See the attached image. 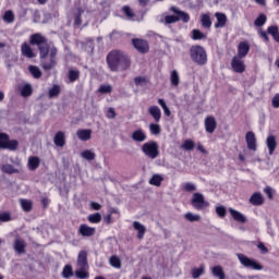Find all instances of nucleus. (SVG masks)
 <instances>
[{
  "label": "nucleus",
  "mask_w": 279,
  "mask_h": 279,
  "mask_svg": "<svg viewBox=\"0 0 279 279\" xmlns=\"http://www.w3.org/2000/svg\"><path fill=\"white\" fill-rule=\"evenodd\" d=\"M60 93H62V89L60 88V85H53L48 90V97H49V99H56V97H60Z\"/></svg>",
  "instance_id": "obj_30"
},
{
  "label": "nucleus",
  "mask_w": 279,
  "mask_h": 279,
  "mask_svg": "<svg viewBox=\"0 0 279 279\" xmlns=\"http://www.w3.org/2000/svg\"><path fill=\"white\" fill-rule=\"evenodd\" d=\"M216 213H217V215H218V217H220L221 219H223V217H226V215H227V210H226V207H223V206H218V207H216Z\"/></svg>",
  "instance_id": "obj_59"
},
{
  "label": "nucleus",
  "mask_w": 279,
  "mask_h": 279,
  "mask_svg": "<svg viewBox=\"0 0 279 279\" xmlns=\"http://www.w3.org/2000/svg\"><path fill=\"white\" fill-rule=\"evenodd\" d=\"M133 228L134 230H136L137 233V239H143V236H145V232H147V228H145L143 226V223L138 222V221H134L133 222Z\"/></svg>",
  "instance_id": "obj_28"
},
{
  "label": "nucleus",
  "mask_w": 279,
  "mask_h": 279,
  "mask_svg": "<svg viewBox=\"0 0 279 279\" xmlns=\"http://www.w3.org/2000/svg\"><path fill=\"white\" fill-rule=\"evenodd\" d=\"M257 248L260 250L262 254H269V250L265 246V243L259 242Z\"/></svg>",
  "instance_id": "obj_63"
},
{
  "label": "nucleus",
  "mask_w": 279,
  "mask_h": 279,
  "mask_svg": "<svg viewBox=\"0 0 279 279\" xmlns=\"http://www.w3.org/2000/svg\"><path fill=\"white\" fill-rule=\"evenodd\" d=\"M149 132L154 136H158V134H160V132H162V130L160 129V124L150 123L149 124Z\"/></svg>",
  "instance_id": "obj_49"
},
{
  "label": "nucleus",
  "mask_w": 279,
  "mask_h": 279,
  "mask_svg": "<svg viewBox=\"0 0 279 279\" xmlns=\"http://www.w3.org/2000/svg\"><path fill=\"white\" fill-rule=\"evenodd\" d=\"M87 220L89 221V223H101V214H92L87 217Z\"/></svg>",
  "instance_id": "obj_47"
},
{
  "label": "nucleus",
  "mask_w": 279,
  "mask_h": 279,
  "mask_svg": "<svg viewBox=\"0 0 279 279\" xmlns=\"http://www.w3.org/2000/svg\"><path fill=\"white\" fill-rule=\"evenodd\" d=\"M123 12L125 14V16H128V19H132L134 16V12L132 11V9L128 5L123 7Z\"/></svg>",
  "instance_id": "obj_61"
},
{
  "label": "nucleus",
  "mask_w": 279,
  "mask_h": 279,
  "mask_svg": "<svg viewBox=\"0 0 279 279\" xmlns=\"http://www.w3.org/2000/svg\"><path fill=\"white\" fill-rule=\"evenodd\" d=\"M191 205L195 210H206V208H209L210 203L204 198V194L194 193L191 199Z\"/></svg>",
  "instance_id": "obj_6"
},
{
  "label": "nucleus",
  "mask_w": 279,
  "mask_h": 279,
  "mask_svg": "<svg viewBox=\"0 0 279 279\" xmlns=\"http://www.w3.org/2000/svg\"><path fill=\"white\" fill-rule=\"evenodd\" d=\"M71 277H73V266L68 264L63 267L62 278L69 279Z\"/></svg>",
  "instance_id": "obj_44"
},
{
  "label": "nucleus",
  "mask_w": 279,
  "mask_h": 279,
  "mask_svg": "<svg viewBox=\"0 0 279 279\" xmlns=\"http://www.w3.org/2000/svg\"><path fill=\"white\" fill-rule=\"evenodd\" d=\"M229 213L232 219L238 223H247V217H245V215H243L241 211L233 208H229Z\"/></svg>",
  "instance_id": "obj_12"
},
{
  "label": "nucleus",
  "mask_w": 279,
  "mask_h": 279,
  "mask_svg": "<svg viewBox=\"0 0 279 279\" xmlns=\"http://www.w3.org/2000/svg\"><path fill=\"white\" fill-rule=\"evenodd\" d=\"M106 60L110 71L113 73H117V71H128V69H130V57L121 50H111L107 54Z\"/></svg>",
  "instance_id": "obj_1"
},
{
  "label": "nucleus",
  "mask_w": 279,
  "mask_h": 279,
  "mask_svg": "<svg viewBox=\"0 0 279 279\" xmlns=\"http://www.w3.org/2000/svg\"><path fill=\"white\" fill-rule=\"evenodd\" d=\"M231 66L234 73H245V63L242 58L233 57L231 60Z\"/></svg>",
  "instance_id": "obj_9"
},
{
  "label": "nucleus",
  "mask_w": 279,
  "mask_h": 279,
  "mask_svg": "<svg viewBox=\"0 0 279 279\" xmlns=\"http://www.w3.org/2000/svg\"><path fill=\"white\" fill-rule=\"evenodd\" d=\"M170 82L172 86H180V74L175 70L170 74Z\"/></svg>",
  "instance_id": "obj_45"
},
{
  "label": "nucleus",
  "mask_w": 279,
  "mask_h": 279,
  "mask_svg": "<svg viewBox=\"0 0 279 279\" xmlns=\"http://www.w3.org/2000/svg\"><path fill=\"white\" fill-rule=\"evenodd\" d=\"M28 71L35 80H40V77H43V72L40 71L39 66L29 65Z\"/></svg>",
  "instance_id": "obj_33"
},
{
  "label": "nucleus",
  "mask_w": 279,
  "mask_h": 279,
  "mask_svg": "<svg viewBox=\"0 0 279 279\" xmlns=\"http://www.w3.org/2000/svg\"><path fill=\"white\" fill-rule=\"evenodd\" d=\"M54 145L57 147H62L63 145L66 144V140L64 138V132L58 131L54 135Z\"/></svg>",
  "instance_id": "obj_26"
},
{
  "label": "nucleus",
  "mask_w": 279,
  "mask_h": 279,
  "mask_svg": "<svg viewBox=\"0 0 279 279\" xmlns=\"http://www.w3.org/2000/svg\"><path fill=\"white\" fill-rule=\"evenodd\" d=\"M14 251L17 254H25V241L21 239H15L14 241Z\"/></svg>",
  "instance_id": "obj_29"
},
{
  "label": "nucleus",
  "mask_w": 279,
  "mask_h": 279,
  "mask_svg": "<svg viewBox=\"0 0 279 279\" xmlns=\"http://www.w3.org/2000/svg\"><path fill=\"white\" fill-rule=\"evenodd\" d=\"M178 21H180L178 15H167L165 17V25H171L172 23H178Z\"/></svg>",
  "instance_id": "obj_52"
},
{
  "label": "nucleus",
  "mask_w": 279,
  "mask_h": 279,
  "mask_svg": "<svg viewBox=\"0 0 279 279\" xmlns=\"http://www.w3.org/2000/svg\"><path fill=\"white\" fill-rule=\"evenodd\" d=\"M40 167V158L32 156L28 158V169L29 171H36Z\"/></svg>",
  "instance_id": "obj_25"
},
{
  "label": "nucleus",
  "mask_w": 279,
  "mask_h": 279,
  "mask_svg": "<svg viewBox=\"0 0 279 279\" xmlns=\"http://www.w3.org/2000/svg\"><path fill=\"white\" fill-rule=\"evenodd\" d=\"M9 137L10 135L8 133H0V149H4Z\"/></svg>",
  "instance_id": "obj_56"
},
{
  "label": "nucleus",
  "mask_w": 279,
  "mask_h": 279,
  "mask_svg": "<svg viewBox=\"0 0 279 279\" xmlns=\"http://www.w3.org/2000/svg\"><path fill=\"white\" fill-rule=\"evenodd\" d=\"M181 149H184V151H193V149H195V142H193V140H185L181 145Z\"/></svg>",
  "instance_id": "obj_36"
},
{
  "label": "nucleus",
  "mask_w": 279,
  "mask_h": 279,
  "mask_svg": "<svg viewBox=\"0 0 279 279\" xmlns=\"http://www.w3.org/2000/svg\"><path fill=\"white\" fill-rule=\"evenodd\" d=\"M204 271H206V267L204 265H201L199 268H193L192 278L194 279L201 278V276H204Z\"/></svg>",
  "instance_id": "obj_41"
},
{
  "label": "nucleus",
  "mask_w": 279,
  "mask_h": 279,
  "mask_svg": "<svg viewBox=\"0 0 279 279\" xmlns=\"http://www.w3.org/2000/svg\"><path fill=\"white\" fill-rule=\"evenodd\" d=\"M132 45L140 53H147L149 51V43L145 39L135 38L132 40Z\"/></svg>",
  "instance_id": "obj_8"
},
{
  "label": "nucleus",
  "mask_w": 279,
  "mask_h": 279,
  "mask_svg": "<svg viewBox=\"0 0 279 279\" xmlns=\"http://www.w3.org/2000/svg\"><path fill=\"white\" fill-rule=\"evenodd\" d=\"M171 11L177 14L179 21H183V23H189V21H191V15H189V13L181 11L175 7H171Z\"/></svg>",
  "instance_id": "obj_21"
},
{
  "label": "nucleus",
  "mask_w": 279,
  "mask_h": 279,
  "mask_svg": "<svg viewBox=\"0 0 279 279\" xmlns=\"http://www.w3.org/2000/svg\"><path fill=\"white\" fill-rule=\"evenodd\" d=\"M82 14H84V9L78 8L77 14L74 17V25H82Z\"/></svg>",
  "instance_id": "obj_55"
},
{
  "label": "nucleus",
  "mask_w": 279,
  "mask_h": 279,
  "mask_svg": "<svg viewBox=\"0 0 279 279\" xmlns=\"http://www.w3.org/2000/svg\"><path fill=\"white\" fill-rule=\"evenodd\" d=\"M266 145L268 147L269 156H274V151H276V147H278V142L276 141V136L269 135L266 138Z\"/></svg>",
  "instance_id": "obj_19"
},
{
  "label": "nucleus",
  "mask_w": 279,
  "mask_h": 279,
  "mask_svg": "<svg viewBox=\"0 0 279 279\" xmlns=\"http://www.w3.org/2000/svg\"><path fill=\"white\" fill-rule=\"evenodd\" d=\"M190 58L197 66H205L208 64V52L201 45H194L190 48Z\"/></svg>",
  "instance_id": "obj_3"
},
{
  "label": "nucleus",
  "mask_w": 279,
  "mask_h": 279,
  "mask_svg": "<svg viewBox=\"0 0 279 279\" xmlns=\"http://www.w3.org/2000/svg\"><path fill=\"white\" fill-rule=\"evenodd\" d=\"M271 104L272 108H279V93L274 96Z\"/></svg>",
  "instance_id": "obj_64"
},
{
  "label": "nucleus",
  "mask_w": 279,
  "mask_h": 279,
  "mask_svg": "<svg viewBox=\"0 0 279 279\" xmlns=\"http://www.w3.org/2000/svg\"><path fill=\"white\" fill-rule=\"evenodd\" d=\"M81 157H83L84 160L90 161V160H95L96 155H95V153H93V150L87 149V150H84L81 153Z\"/></svg>",
  "instance_id": "obj_48"
},
{
  "label": "nucleus",
  "mask_w": 279,
  "mask_h": 279,
  "mask_svg": "<svg viewBox=\"0 0 279 279\" xmlns=\"http://www.w3.org/2000/svg\"><path fill=\"white\" fill-rule=\"evenodd\" d=\"M21 51H22V56H24L25 58L32 59L36 57V53H34V50L27 43H24L22 45Z\"/></svg>",
  "instance_id": "obj_22"
},
{
  "label": "nucleus",
  "mask_w": 279,
  "mask_h": 279,
  "mask_svg": "<svg viewBox=\"0 0 279 279\" xmlns=\"http://www.w3.org/2000/svg\"><path fill=\"white\" fill-rule=\"evenodd\" d=\"M165 179L162 178V175L160 174H154L150 179H149V184H151V186H160L162 184V181Z\"/></svg>",
  "instance_id": "obj_35"
},
{
  "label": "nucleus",
  "mask_w": 279,
  "mask_h": 279,
  "mask_svg": "<svg viewBox=\"0 0 279 279\" xmlns=\"http://www.w3.org/2000/svg\"><path fill=\"white\" fill-rule=\"evenodd\" d=\"M77 265L81 269H86L88 266V253H86V251H81L78 253Z\"/></svg>",
  "instance_id": "obj_20"
},
{
  "label": "nucleus",
  "mask_w": 279,
  "mask_h": 279,
  "mask_svg": "<svg viewBox=\"0 0 279 279\" xmlns=\"http://www.w3.org/2000/svg\"><path fill=\"white\" fill-rule=\"evenodd\" d=\"M142 151L145 156H147V158H150V160H156V158L160 156L158 142L149 141L144 143L142 146Z\"/></svg>",
  "instance_id": "obj_4"
},
{
  "label": "nucleus",
  "mask_w": 279,
  "mask_h": 279,
  "mask_svg": "<svg viewBox=\"0 0 279 279\" xmlns=\"http://www.w3.org/2000/svg\"><path fill=\"white\" fill-rule=\"evenodd\" d=\"M131 138L135 143H145V141H147V134H145L143 129H138L132 133Z\"/></svg>",
  "instance_id": "obj_14"
},
{
  "label": "nucleus",
  "mask_w": 279,
  "mask_h": 279,
  "mask_svg": "<svg viewBox=\"0 0 279 279\" xmlns=\"http://www.w3.org/2000/svg\"><path fill=\"white\" fill-rule=\"evenodd\" d=\"M207 36L199 29L192 31V40H206Z\"/></svg>",
  "instance_id": "obj_39"
},
{
  "label": "nucleus",
  "mask_w": 279,
  "mask_h": 279,
  "mask_svg": "<svg viewBox=\"0 0 279 279\" xmlns=\"http://www.w3.org/2000/svg\"><path fill=\"white\" fill-rule=\"evenodd\" d=\"M92 134H93V131L86 130V129H82L76 132V136L77 138H80V141H90Z\"/></svg>",
  "instance_id": "obj_27"
},
{
  "label": "nucleus",
  "mask_w": 279,
  "mask_h": 279,
  "mask_svg": "<svg viewBox=\"0 0 279 279\" xmlns=\"http://www.w3.org/2000/svg\"><path fill=\"white\" fill-rule=\"evenodd\" d=\"M82 50L86 51L89 56H93V53H95V40L87 38L82 43Z\"/></svg>",
  "instance_id": "obj_16"
},
{
  "label": "nucleus",
  "mask_w": 279,
  "mask_h": 279,
  "mask_svg": "<svg viewBox=\"0 0 279 279\" xmlns=\"http://www.w3.org/2000/svg\"><path fill=\"white\" fill-rule=\"evenodd\" d=\"M96 229L93 227H88V225H81L78 228V234L81 236H95Z\"/></svg>",
  "instance_id": "obj_17"
},
{
  "label": "nucleus",
  "mask_w": 279,
  "mask_h": 279,
  "mask_svg": "<svg viewBox=\"0 0 279 279\" xmlns=\"http://www.w3.org/2000/svg\"><path fill=\"white\" fill-rule=\"evenodd\" d=\"M86 268H80L77 270H75V276L76 278H80V279H86L88 278V271L84 270Z\"/></svg>",
  "instance_id": "obj_53"
},
{
  "label": "nucleus",
  "mask_w": 279,
  "mask_h": 279,
  "mask_svg": "<svg viewBox=\"0 0 279 279\" xmlns=\"http://www.w3.org/2000/svg\"><path fill=\"white\" fill-rule=\"evenodd\" d=\"M205 130L208 134H213L217 130V120H215V117L209 116L205 118Z\"/></svg>",
  "instance_id": "obj_11"
},
{
  "label": "nucleus",
  "mask_w": 279,
  "mask_h": 279,
  "mask_svg": "<svg viewBox=\"0 0 279 279\" xmlns=\"http://www.w3.org/2000/svg\"><path fill=\"white\" fill-rule=\"evenodd\" d=\"M68 78L71 83L77 82L80 80V70H69Z\"/></svg>",
  "instance_id": "obj_42"
},
{
  "label": "nucleus",
  "mask_w": 279,
  "mask_h": 279,
  "mask_svg": "<svg viewBox=\"0 0 279 279\" xmlns=\"http://www.w3.org/2000/svg\"><path fill=\"white\" fill-rule=\"evenodd\" d=\"M98 92H100L101 95H108V93H112V86L111 85H101L99 87Z\"/></svg>",
  "instance_id": "obj_58"
},
{
  "label": "nucleus",
  "mask_w": 279,
  "mask_h": 279,
  "mask_svg": "<svg viewBox=\"0 0 279 279\" xmlns=\"http://www.w3.org/2000/svg\"><path fill=\"white\" fill-rule=\"evenodd\" d=\"M215 17L217 20L216 24H215V28L219 29L221 27L226 26V23H228V16L225 13L221 12H216L215 13Z\"/></svg>",
  "instance_id": "obj_18"
},
{
  "label": "nucleus",
  "mask_w": 279,
  "mask_h": 279,
  "mask_svg": "<svg viewBox=\"0 0 279 279\" xmlns=\"http://www.w3.org/2000/svg\"><path fill=\"white\" fill-rule=\"evenodd\" d=\"M184 218L186 219V221H191V223H193L195 221H199V219H202V216L194 215L193 213L189 211L184 215Z\"/></svg>",
  "instance_id": "obj_50"
},
{
  "label": "nucleus",
  "mask_w": 279,
  "mask_h": 279,
  "mask_svg": "<svg viewBox=\"0 0 279 279\" xmlns=\"http://www.w3.org/2000/svg\"><path fill=\"white\" fill-rule=\"evenodd\" d=\"M3 149H9V151H16V149H19V141L10 140V137H8Z\"/></svg>",
  "instance_id": "obj_32"
},
{
  "label": "nucleus",
  "mask_w": 279,
  "mask_h": 279,
  "mask_svg": "<svg viewBox=\"0 0 279 279\" xmlns=\"http://www.w3.org/2000/svg\"><path fill=\"white\" fill-rule=\"evenodd\" d=\"M183 189H184V191H186V193H193V191H197V186L191 182H186L184 184Z\"/></svg>",
  "instance_id": "obj_57"
},
{
  "label": "nucleus",
  "mask_w": 279,
  "mask_h": 279,
  "mask_svg": "<svg viewBox=\"0 0 279 279\" xmlns=\"http://www.w3.org/2000/svg\"><path fill=\"white\" fill-rule=\"evenodd\" d=\"M2 172L12 175V173H19V169L14 168V166L7 163L2 166Z\"/></svg>",
  "instance_id": "obj_43"
},
{
  "label": "nucleus",
  "mask_w": 279,
  "mask_h": 279,
  "mask_svg": "<svg viewBox=\"0 0 279 279\" xmlns=\"http://www.w3.org/2000/svg\"><path fill=\"white\" fill-rule=\"evenodd\" d=\"M57 56H58V48L53 46L50 49L49 59L47 58L40 59L41 69H44V71H51V69H56L58 64V61L56 58Z\"/></svg>",
  "instance_id": "obj_5"
},
{
  "label": "nucleus",
  "mask_w": 279,
  "mask_h": 279,
  "mask_svg": "<svg viewBox=\"0 0 279 279\" xmlns=\"http://www.w3.org/2000/svg\"><path fill=\"white\" fill-rule=\"evenodd\" d=\"M109 264L111 267H114L116 269H121V259L117 255H112L109 259Z\"/></svg>",
  "instance_id": "obj_46"
},
{
  "label": "nucleus",
  "mask_w": 279,
  "mask_h": 279,
  "mask_svg": "<svg viewBox=\"0 0 279 279\" xmlns=\"http://www.w3.org/2000/svg\"><path fill=\"white\" fill-rule=\"evenodd\" d=\"M238 258L243 265V267H246L247 269H255V271H262L263 265H260L258 262L243 255L242 253L238 254Z\"/></svg>",
  "instance_id": "obj_7"
},
{
  "label": "nucleus",
  "mask_w": 279,
  "mask_h": 279,
  "mask_svg": "<svg viewBox=\"0 0 279 279\" xmlns=\"http://www.w3.org/2000/svg\"><path fill=\"white\" fill-rule=\"evenodd\" d=\"M2 19L4 23H12L14 21V12L5 11Z\"/></svg>",
  "instance_id": "obj_51"
},
{
  "label": "nucleus",
  "mask_w": 279,
  "mask_h": 279,
  "mask_svg": "<svg viewBox=\"0 0 279 279\" xmlns=\"http://www.w3.org/2000/svg\"><path fill=\"white\" fill-rule=\"evenodd\" d=\"M264 202H265V199L263 198L262 193H254L250 197V204H252L253 206H263Z\"/></svg>",
  "instance_id": "obj_23"
},
{
  "label": "nucleus",
  "mask_w": 279,
  "mask_h": 279,
  "mask_svg": "<svg viewBox=\"0 0 279 279\" xmlns=\"http://www.w3.org/2000/svg\"><path fill=\"white\" fill-rule=\"evenodd\" d=\"M148 113L153 117L155 123H160V119H162V111L158 106H150L148 108Z\"/></svg>",
  "instance_id": "obj_15"
},
{
  "label": "nucleus",
  "mask_w": 279,
  "mask_h": 279,
  "mask_svg": "<svg viewBox=\"0 0 279 279\" xmlns=\"http://www.w3.org/2000/svg\"><path fill=\"white\" fill-rule=\"evenodd\" d=\"M211 274L215 276V278L226 279V272L221 266H214L211 268Z\"/></svg>",
  "instance_id": "obj_31"
},
{
  "label": "nucleus",
  "mask_w": 279,
  "mask_h": 279,
  "mask_svg": "<svg viewBox=\"0 0 279 279\" xmlns=\"http://www.w3.org/2000/svg\"><path fill=\"white\" fill-rule=\"evenodd\" d=\"M264 193H266L268 199H274V190L271 189V186H266L264 189Z\"/></svg>",
  "instance_id": "obj_62"
},
{
  "label": "nucleus",
  "mask_w": 279,
  "mask_h": 279,
  "mask_svg": "<svg viewBox=\"0 0 279 279\" xmlns=\"http://www.w3.org/2000/svg\"><path fill=\"white\" fill-rule=\"evenodd\" d=\"M29 43L31 45H36L38 47L40 60L47 58L49 53H51V46H49V41L40 33L31 35Z\"/></svg>",
  "instance_id": "obj_2"
},
{
  "label": "nucleus",
  "mask_w": 279,
  "mask_h": 279,
  "mask_svg": "<svg viewBox=\"0 0 279 279\" xmlns=\"http://www.w3.org/2000/svg\"><path fill=\"white\" fill-rule=\"evenodd\" d=\"M20 205L24 213H32L34 208V203L29 199L20 198Z\"/></svg>",
  "instance_id": "obj_24"
},
{
  "label": "nucleus",
  "mask_w": 279,
  "mask_h": 279,
  "mask_svg": "<svg viewBox=\"0 0 279 279\" xmlns=\"http://www.w3.org/2000/svg\"><path fill=\"white\" fill-rule=\"evenodd\" d=\"M0 221H2V222L12 221V216L10 215V213H1Z\"/></svg>",
  "instance_id": "obj_60"
},
{
  "label": "nucleus",
  "mask_w": 279,
  "mask_h": 279,
  "mask_svg": "<svg viewBox=\"0 0 279 279\" xmlns=\"http://www.w3.org/2000/svg\"><path fill=\"white\" fill-rule=\"evenodd\" d=\"M201 23L206 29H210V27H213V21L210 20V15L208 14L202 15Z\"/></svg>",
  "instance_id": "obj_37"
},
{
  "label": "nucleus",
  "mask_w": 279,
  "mask_h": 279,
  "mask_svg": "<svg viewBox=\"0 0 279 279\" xmlns=\"http://www.w3.org/2000/svg\"><path fill=\"white\" fill-rule=\"evenodd\" d=\"M32 93H34V89L29 83L25 84L21 89L22 97H32Z\"/></svg>",
  "instance_id": "obj_40"
},
{
  "label": "nucleus",
  "mask_w": 279,
  "mask_h": 279,
  "mask_svg": "<svg viewBox=\"0 0 279 279\" xmlns=\"http://www.w3.org/2000/svg\"><path fill=\"white\" fill-rule=\"evenodd\" d=\"M134 83L135 86H147V78L145 76H136Z\"/></svg>",
  "instance_id": "obj_54"
},
{
  "label": "nucleus",
  "mask_w": 279,
  "mask_h": 279,
  "mask_svg": "<svg viewBox=\"0 0 279 279\" xmlns=\"http://www.w3.org/2000/svg\"><path fill=\"white\" fill-rule=\"evenodd\" d=\"M267 34H270L272 36L274 40L276 43H279V27L276 25L269 26L267 28Z\"/></svg>",
  "instance_id": "obj_34"
},
{
  "label": "nucleus",
  "mask_w": 279,
  "mask_h": 279,
  "mask_svg": "<svg viewBox=\"0 0 279 279\" xmlns=\"http://www.w3.org/2000/svg\"><path fill=\"white\" fill-rule=\"evenodd\" d=\"M247 53H250V43L241 41L238 45V58H246Z\"/></svg>",
  "instance_id": "obj_13"
},
{
  "label": "nucleus",
  "mask_w": 279,
  "mask_h": 279,
  "mask_svg": "<svg viewBox=\"0 0 279 279\" xmlns=\"http://www.w3.org/2000/svg\"><path fill=\"white\" fill-rule=\"evenodd\" d=\"M267 23V15L265 13H260L254 21L255 27H263Z\"/></svg>",
  "instance_id": "obj_38"
},
{
  "label": "nucleus",
  "mask_w": 279,
  "mask_h": 279,
  "mask_svg": "<svg viewBox=\"0 0 279 279\" xmlns=\"http://www.w3.org/2000/svg\"><path fill=\"white\" fill-rule=\"evenodd\" d=\"M245 141L248 149H251V151H256L258 148L256 145V134H254L252 131L246 132Z\"/></svg>",
  "instance_id": "obj_10"
}]
</instances>
